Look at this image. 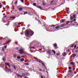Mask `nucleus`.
I'll return each mask as SVG.
<instances>
[{
    "label": "nucleus",
    "mask_w": 78,
    "mask_h": 78,
    "mask_svg": "<svg viewBox=\"0 0 78 78\" xmlns=\"http://www.w3.org/2000/svg\"><path fill=\"white\" fill-rule=\"evenodd\" d=\"M59 28V26L56 27H55L56 29H58V28Z\"/></svg>",
    "instance_id": "a878e982"
},
{
    "label": "nucleus",
    "mask_w": 78,
    "mask_h": 78,
    "mask_svg": "<svg viewBox=\"0 0 78 78\" xmlns=\"http://www.w3.org/2000/svg\"><path fill=\"white\" fill-rule=\"evenodd\" d=\"M17 23H18V22H16L14 23V25L15 26V27H16V25H18Z\"/></svg>",
    "instance_id": "1a4fd4ad"
},
{
    "label": "nucleus",
    "mask_w": 78,
    "mask_h": 78,
    "mask_svg": "<svg viewBox=\"0 0 78 78\" xmlns=\"http://www.w3.org/2000/svg\"><path fill=\"white\" fill-rule=\"evenodd\" d=\"M61 21H62V23H64V22H65L66 21V20H65V19L62 20Z\"/></svg>",
    "instance_id": "ddd939ff"
},
{
    "label": "nucleus",
    "mask_w": 78,
    "mask_h": 78,
    "mask_svg": "<svg viewBox=\"0 0 78 78\" xmlns=\"http://www.w3.org/2000/svg\"><path fill=\"white\" fill-rule=\"evenodd\" d=\"M2 5H0V8H2Z\"/></svg>",
    "instance_id": "3c124183"
},
{
    "label": "nucleus",
    "mask_w": 78,
    "mask_h": 78,
    "mask_svg": "<svg viewBox=\"0 0 78 78\" xmlns=\"http://www.w3.org/2000/svg\"><path fill=\"white\" fill-rule=\"evenodd\" d=\"M3 63H1L0 65V67H3Z\"/></svg>",
    "instance_id": "f8f14e48"
},
{
    "label": "nucleus",
    "mask_w": 78,
    "mask_h": 78,
    "mask_svg": "<svg viewBox=\"0 0 78 78\" xmlns=\"http://www.w3.org/2000/svg\"><path fill=\"white\" fill-rule=\"evenodd\" d=\"M20 24H21V23H18V25H20Z\"/></svg>",
    "instance_id": "4c0bfd02"
},
{
    "label": "nucleus",
    "mask_w": 78,
    "mask_h": 78,
    "mask_svg": "<svg viewBox=\"0 0 78 78\" xmlns=\"http://www.w3.org/2000/svg\"><path fill=\"white\" fill-rule=\"evenodd\" d=\"M15 43L16 44H17V43Z\"/></svg>",
    "instance_id": "680f3d73"
},
{
    "label": "nucleus",
    "mask_w": 78,
    "mask_h": 78,
    "mask_svg": "<svg viewBox=\"0 0 78 78\" xmlns=\"http://www.w3.org/2000/svg\"><path fill=\"white\" fill-rule=\"evenodd\" d=\"M36 51H33V52H35Z\"/></svg>",
    "instance_id": "13d9d810"
},
{
    "label": "nucleus",
    "mask_w": 78,
    "mask_h": 78,
    "mask_svg": "<svg viewBox=\"0 0 78 78\" xmlns=\"http://www.w3.org/2000/svg\"><path fill=\"white\" fill-rule=\"evenodd\" d=\"M13 57L14 58H16V57H17V55L16 54H14V55H13Z\"/></svg>",
    "instance_id": "f3484780"
},
{
    "label": "nucleus",
    "mask_w": 78,
    "mask_h": 78,
    "mask_svg": "<svg viewBox=\"0 0 78 78\" xmlns=\"http://www.w3.org/2000/svg\"><path fill=\"white\" fill-rule=\"evenodd\" d=\"M73 19V17H72V16H71V15L70 16V19L71 20H72Z\"/></svg>",
    "instance_id": "4468645a"
},
{
    "label": "nucleus",
    "mask_w": 78,
    "mask_h": 78,
    "mask_svg": "<svg viewBox=\"0 0 78 78\" xmlns=\"http://www.w3.org/2000/svg\"><path fill=\"white\" fill-rule=\"evenodd\" d=\"M51 26V27H55V25H52Z\"/></svg>",
    "instance_id": "8fccbe9b"
},
{
    "label": "nucleus",
    "mask_w": 78,
    "mask_h": 78,
    "mask_svg": "<svg viewBox=\"0 0 78 78\" xmlns=\"http://www.w3.org/2000/svg\"><path fill=\"white\" fill-rule=\"evenodd\" d=\"M73 57H75V56H76V54H73Z\"/></svg>",
    "instance_id": "b1692460"
},
{
    "label": "nucleus",
    "mask_w": 78,
    "mask_h": 78,
    "mask_svg": "<svg viewBox=\"0 0 78 78\" xmlns=\"http://www.w3.org/2000/svg\"><path fill=\"white\" fill-rule=\"evenodd\" d=\"M5 70L6 72H7V70L5 69Z\"/></svg>",
    "instance_id": "bf43d9fd"
},
{
    "label": "nucleus",
    "mask_w": 78,
    "mask_h": 78,
    "mask_svg": "<svg viewBox=\"0 0 78 78\" xmlns=\"http://www.w3.org/2000/svg\"><path fill=\"white\" fill-rule=\"evenodd\" d=\"M36 43V42L35 41H33V42L30 43V46H31L32 45H33L34 44Z\"/></svg>",
    "instance_id": "39448f33"
},
{
    "label": "nucleus",
    "mask_w": 78,
    "mask_h": 78,
    "mask_svg": "<svg viewBox=\"0 0 78 78\" xmlns=\"http://www.w3.org/2000/svg\"><path fill=\"white\" fill-rule=\"evenodd\" d=\"M25 78H28V77H26Z\"/></svg>",
    "instance_id": "774afa93"
},
{
    "label": "nucleus",
    "mask_w": 78,
    "mask_h": 78,
    "mask_svg": "<svg viewBox=\"0 0 78 78\" xmlns=\"http://www.w3.org/2000/svg\"><path fill=\"white\" fill-rule=\"evenodd\" d=\"M31 33V34L30 35L31 36H33L34 34V33H33V32L31 30H30V31H27L26 32H25V35L27 37V36H28L29 34H30L29 33Z\"/></svg>",
    "instance_id": "f03ea898"
},
{
    "label": "nucleus",
    "mask_w": 78,
    "mask_h": 78,
    "mask_svg": "<svg viewBox=\"0 0 78 78\" xmlns=\"http://www.w3.org/2000/svg\"><path fill=\"white\" fill-rule=\"evenodd\" d=\"M30 27V26H29V25H28L27 26V27Z\"/></svg>",
    "instance_id": "052dcab7"
},
{
    "label": "nucleus",
    "mask_w": 78,
    "mask_h": 78,
    "mask_svg": "<svg viewBox=\"0 0 78 78\" xmlns=\"http://www.w3.org/2000/svg\"><path fill=\"white\" fill-rule=\"evenodd\" d=\"M27 14V12H24V14Z\"/></svg>",
    "instance_id": "49530a36"
},
{
    "label": "nucleus",
    "mask_w": 78,
    "mask_h": 78,
    "mask_svg": "<svg viewBox=\"0 0 78 78\" xmlns=\"http://www.w3.org/2000/svg\"><path fill=\"white\" fill-rule=\"evenodd\" d=\"M2 60L5 62V57H3L2 58Z\"/></svg>",
    "instance_id": "c85d7f7f"
},
{
    "label": "nucleus",
    "mask_w": 78,
    "mask_h": 78,
    "mask_svg": "<svg viewBox=\"0 0 78 78\" xmlns=\"http://www.w3.org/2000/svg\"><path fill=\"white\" fill-rule=\"evenodd\" d=\"M59 54H57V56H59Z\"/></svg>",
    "instance_id": "6e6d98bb"
},
{
    "label": "nucleus",
    "mask_w": 78,
    "mask_h": 78,
    "mask_svg": "<svg viewBox=\"0 0 78 78\" xmlns=\"http://www.w3.org/2000/svg\"><path fill=\"white\" fill-rule=\"evenodd\" d=\"M21 34H23V32H21L20 33Z\"/></svg>",
    "instance_id": "79ce46f5"
},
{
    "label": "nucleus",
    "mask_w": 78,
    "mask_h": 78,
    "mask_svg": "<svg viewBox=\"0 0 78 78\" xmlns=\"http://www.w3.org/2000/svg\"><path fill=\"white\" fill-rule=\"evenodd\" d=\"M36 7L37 8H39L40 9H42V7L41 6H39V5H37L36 6Z\"/></svg>",
    "instance_id": "423d86ee"
},
{
    "label": "nucleus",
    "mask_w": 78,
    "mask_h": 78,
    "mask_svg": "<svg viewBox=\"0 0 78 78\" xmlns=\"http://www.w3.org/2000/svg\"><path fill=\"white\" fill-rule=\"evenodd\" d=\"M12 12V11H11V12Z\"/></svg>",
    "instance_id": "338daca9"
},
{
    "label": "nucleus",
    "mask_w": 78,
    "mask_h": 78,
    "mask_svg": "<svg viewBox=\"0 0 78 78\" xmlns=\"http://www.w3.org/2000/svg\"><path fill=\"white\" fill-rule=\"evenodd\" d=\"M20 77H22V75H21V76H20Z\"/></svg>",
    "instance_id": "4d7b16f0"
},
{
    "label": "nucleus",
    "mask_w": 78,
    "mask_h": 78,
    "mask_svg": "<svg viewBox=\"0 0 78 78\" xmlns=\"http://www.w3.org/2000/svg\"><path fill=\"white\" fill-rule=\"evenodd\" d=\"M19 48L17 47L16 48V49L18 50V49H19Z\"/></svg>",
    "instance_id": "ea45409f"
},
{
    "label": "nucleus",
    "mask_w": 78,
    "mask_h": 78,
    "mask_svg": "<svg viewBox=\"0 0 78 78\" xmlns=\"http://www.w3.org/2000/svg\"><path fill=\"white\" fill-rule=\"evenodd\" d=\"M16 75L18 76H20V75H19V74H16Z\"/></svg>",
    "instance_id": "7c9ffc66"
},
{
    "label": "nucleus",
    "mask_w": 78,
    "mask_h": 78,
    "mask_svg": "<svg viewBox=\"0 0 78 78\" xmlns=\"http://www.w3.org/2000/svg\"><path fill=\"white\" fill-rule=\"evenodd\" d=\"M13 68L14 69H16V67H15V66H13Z\"/></svg>",
    "instance_id": "f704fd0d"
},
{
    "label": "nucleus",
    "mask_w": 78,
    "mask_h": 78,
    "mask_svg": "<svg viewBox=\"0 0 78 78\" xmlns=\"http://www.w3.org/2000/svg\"><path fill=\"white\" fill-rule=\"evenodd\" d=\"M74 21L75 22V21H76V19H74V20H73V21H70V23H72L73 22H74Z\"/></svg>",
    "instance_id": "dca6fc26"
},
{
    "label": "nucleus",
    "mask_w": 78,
    "mask_h": 78,
    "mask_svg": "<svg viewBox=\"0 0 78 78\" xmlns=\"http://www.w3.org/2000/svg\"><path fill=\"white\" fill-rule=\"evenodd\" d=\"M5 64H6V65H7V66H8L9 67H10V66L9 65V64L7 63H5Z\"/></svg>",
    "instance_id": "9d476101"
},
{
    "label": "nucleus",
    "mask_w": 78,
    "mask_h": 78,
    "mask_svg": "<svg viewBox=\"0 0 78 78\" xmlns=\"http://www.w3.org/2000/svg\"><path fill=\"white\" fill-rule=\"evenodd\" d=\"M75 52L77 53H78V51H75Z\"/></svg>",
    "instance_id": "473e14b6"
},
{
    "label": "nucleus",
    "mask_w": 78,
    "mask_h": 78,
    "mask_svg": "<svg viewBox=\"0 0 78 78\" xmlns=\"http://www.w3.org/2000/svg\"><path fill=\"white\" fill-rule=\"evenodd\" d=\"M76 45H75L74 46V48H76Z\"/></svg>",
    "instance_id": "864d4df0"
},
{
    "label": "nucleus",
    "mask_w": 78,
    "mask_h": 78,
    "mask_svg": "<svg viewBox=\"0 0 78 78\" xmlns=\"http://www.w3.org/2000/svg\"><path fill=\"white\" fill-rule=\"evenodd\" d=\"M53 2H54V1H51L50 3V4H51V3H52Z\"/></svg>",
    "instance_id": "37998d69"
},
{
    "label": "nucleus",
    "mask_w": 78,
    "mask_h": 78,
    "mask_svg": "<svg viewBox=\"0 0 78 78\" xmlns=\"http://www.w3.org/2000/svg\"><path fill=\"white\" fill-rule=\"evenodd\" d=\"M52 51L54 53L55 55V54H56V52L54 50H52Z\"/></svg>",
    "instance_id": "4be33fe9"
},
{
    "label": "nucleus",
    "mask_w": 78,
    "mask_h": 78,
    "mask_svg": "<svg viewBox=\"0 0 78 78\" xmlns=\"http://www.w3.org/2000/svg\"><path fill=\"white\" fill-rule=\"evenodd\" d=\"M24 59L23 58H22L20 60V61H24Z\"/></svg>",
    "instance_id": "412c9836"
},
{
    "label": "nucleus",
    "mask_w": 78,
    "mask_h": 78,
    "mask_svg": "<svg viewBox=\"0 0 78 78\" xmlns=\"http://www.w3.org/2000/svg\"><path fill=\"white\" fill-rule=\"evenodd\" d=\"M22 76H25V74L24 73H23L22 74Z\"/></svg>",
    "instance_id": "393cba45"
},
{
    "label": "nucleus",
    "mask_w": 78,
    "mask_h": 78,
    "mask_svg": "<svg viewBox=\"0 0 78 78\" xmlns=\"http://www.w3.org/2000/svg\"><path fill=\"white\" fill-rule=\"evenodd\" d=\"M70 64H71V65H73V64H74L73 62H71L70 63Z\"/></svg>",
    "instance_id": "bb28decb"
},
{
    "label": "nucleus",
    "mask_w": 78,
    "mask_h": 78,
    "mask_svg": "<svg viewBox=\"0 0 78 78\" xmlns=\"http://www.w3.org/2000/svg\"><path fill=\"white\" fill-rule=\"evenodd\" d=\"M17 58L19 59H20L21 58V57L19 56H18L17 57Z\"/></svg>",
    "instance_id": "6ab92c4d"
},
{
    "label": "nucleus",
    "mask_w": 78,
    "mask_h": 78,
    "mask_svg": "<svg viewBox=\"0 0 78 78\" xmlns=\"http://www.w3.org/2000/svg\"><path fill=\"white\" fill-rule=\"evenodd\" d=\"M23 50H24V49L21 48L18 51V52L21 55H22V54H26V53H27L26 52H25L24 51H23Z\"/></svg>",
    "instance_id": "7ed1b4c3"
},
{
    "label": "nucleus",
    "mask_w": 78,
    "mask_h": 78,
    "mask_svg": "<svg viewBox=\"0 0 78 78\" xmlns=\"http://www.w3.org/2000/svg\"><path fill=\"white\" fill-rule=\"evenodd\" d=\"M57 46V44H56L54 45V47L56 49L57 48H56Z\"/></svg>",
    "instance_id": "aec40b11"
},
{
    "label": "nucleus",
    "mask_w": 78,
    "mask_h": 78,
    "mask_svg": "<svg viewBox=\"0 0 78 78\" xmlns=\"http://www.w3.org/2000/svg\"><path fill=\"white\" fill-rule=\"evenodd\" d=\"M6 17V16H4V17Z\"/></svg>",
    "instance_id": "0e129e2a"
},
{
    "label": "nucleus",
    "mask_w": 78,
    "mask_h": 78,
    "mask_svg": "<svg viewBox=\"0 0 78 78\" xmlns=\"http://www.w3.org/2000/svg\"><path fill=\"white\" fill-rule=\"evenodd\" d=\"M42 72H45V70H43L42 71Z\"/></svg>",
    "instance_id": "5fc2aeb1"
},
{
    "label": "nucleus",
    "mask_w": 78,
    "mask_h": 78,
    "mask_svg": "<svg viewBox=\"0 0 78 78\" xmlns=\"http://www.w3.org/2000/svg\"><path fill=\"white\" fill-rule=\"evenodd\" d=\"M35 47H34L30 46L29 48L31 49L33 48V49H35V48H38L39 47H40L41 46V44L40 43H37V44H35L34 45Z\"/></svg>",
    "instance_id": "f257e3e1"
},
{
    "label": "nucleus",
    "mask_w": 78,
    "mask_h": 78,
    "mask_svg": "<svg viewBox=\"0 0 78 78\" xmlns=\"http://www.w3.org/2000/svg\"><path fill=\"white\" fill-rule=\"evenodd\" d=\"M22 10H23V9L22 7H20L19 9V11H21Z\"/></svg>",
    "instance_id": "6e6552de"
},
{
    "label": "nucleus",
    "mask_w": 78,
    "mask_h": 78,
    "mask_svg": "<svg viewBox=\"0 0 78 78\" xmlns=\"http://www.w3.org/2000/svg\"><path fill=\"white\" fill-rule=\"evenodd\" d=\"M74 47V45H72L71 46V48H72V47Z\"/></svg>",
    "instance_id": "58836bf2"
},
{
    "label": "nucleus",
    "mask_w": 78,
    "mask_h": 78,
    "mask_svg": "<svg viewBox=\"0 0 78 78\" xmlns=\"http://www.w3.org/2000/svg\"><path fill=\"white\" fill-rule=\"evenodd\" d=\"M23 0H21V2H22V3H23Z\"/></svg>",
    "instance_id": "de8ad7c7"
},
{
    "label": "nucleus",
    "mask_w": 78,
    "mask_h": 78,
    "mask_svg": "<svg viewBox=\"0 0 78 78\" xmlns=\"http://www.w3.org/2000/svg\"><path fill=\"white\" fill-rule=\"evenodd\" d=\"M9 41H8V43H9Z\"/></svg>",
    "instance_id": "69168bd1"
},
{
    "label": "nucleus",
    "mask_w": 78,
    "mask_h": 78,
    "mask_svg": "<svg viewBox=\"0 0 78 78\" xmlns=\"http://www.w3.org/2000/svg\"><path fill=\"white\" fill-rule=\"evenodd\" d=\"M69 73H71L72 72V70H69Z\"/></svg>",
    "instance_id": "72a5a7b5"
},
{
    "label": "nucleus",
    "mask_w": 78,
    "mask_h": 78,
    "mask_svg": "<svg viewBox=\"0 0 78 78\" xmlns=\"http://www.w3.org/2000/svg\"><path fill=\"white\" fill-rule=\"evenodd\" d=\"M73 16V18H75V17L76 15H74Z\"/></svg>",
    "instance_id": "2f4dec72"
},
{
    "label": "nucleus",
    "mask_w": 78,
    "mask_h": 78,
    "mask_svg": "<svg viewBox=\"0 0 78 78\" xmlns=\"http://www.w3.org/2000/svg\"><path fill=\"white\" fill-rule=\"evenodd\" d=\"M15 3V4H17V1H16Z\"/></svg>",
    "instance_id": "e433bc0d"
},
{
    "label": "nucleus",
    "mask_w": 78,
    "mask_h": 78,
    "mask_svg": "<svg viewBox=\"0 0 78 78\" xmlns=\"http://www.w3.org/2000/svg\"><path fill=\"white\" fill-rule=\"evenodd\" d=\"M6 48H7V46H5V49H6Z\"/></svg>",
    "instance_id": "c9c22d12"
},
{
    "label": "nucleus",
    "mask_w": 78,
    "mask_h": 78,
    "mask_svg": "<svg viewBox=\"0 0 78 78\" xmlns=\"http://www.w3.org/2000/svg\"><path fill=\"white\" fill-rule=\"evenodd\" d=\"M24 64L25 65H26V66H28V65H29V63H24Z\"/></svg>",
    "instance_id": "2eb2a0df"
},
{
    "label": "nucleus",
    "mask_w": 78,
    "mask_h": 78,
    "mask_svg": "<svg viewBox=\"0 0 78 78\" xmlns=\"http://www.w3.org/2000/svg\"><path fill=\"white\" fill-rule=\"evenodd\" d=\"M67 23H70V21H68L66 22Z\"/></svg>",
    "instance_id": "a18cd8bd"
},
{
    "label": "nucleus",
    "mask_w": 78,
    "mask_h": 78,
    "mask_svg": "<svg viewBox=\"0 0 78 78\" xmlns=\"http://www.w3.org/2000/svg\"><path fill=\"white\" fill-rule=\"evenodd\" d=\"M2 50L3 51H4V48H2Z\"/></svg>",
    "instance_id": "09e8293b"
},
{
    "label": "nucleus",
    "mask_w": 78,
    "mask_h": 78,
    "mask_svg": "<svg viewBox=\"0 0 78 78\" xmlns=\"http://www.w3.org/2000/svg\"><path fill=\"white\" fill-rule=\"evenodd\" d=\"M68 69H69V70H70V69H72V67H69Z\"/></svg>",
    "instance_id": "cd10ccee"
},
{
    "label": "nucleus",
    "mask_w": 78,
    "mask_h": 78,
    "mask_svg": "<svg viewBox=\"0 0 78 78\" xmlns=\"http://www.w3.org/2000/svg\"><path fill=\"white\" fill-rule=\"evenodd\" d=\"M43 5L44 6L45 5V4H44V3H43Z\"/></svg>",
    "instance_id": "c03bdc74"
},
{
    "label": "nucleus",
    "mask_w": 78,
    "mask_h": 78,
    "mask_svg": "<svg viewBox=\"0 0 78 78\" xmlns=\"http://www.w3.org/2000/svg\"><path fill=\"white\" fill-rule=\"evenodd\" d=\"M48 54L49 55H50L51 52L50 51H48Z\"/></svg>",
    "instance_id": "a211bd4d"
},
{
    "label": "nucleus",
    "mask_w": 78,
    "mask_h": 78,
    "mask_svg": "<svg viewBox=\"0 0 78 78\" xmlns=\"http://www.w3.org/2000/svg\"><path fill=\"white\" fill-rule=\"evenodd\" d=\"M33 5L35 6H36V3H34Z\"/></svg>",
    "instance_id": "5701e85b"
},
{
    "label": "nucleus",
    "mask_w": 78,
    "mask_h": 78,
    "mask_svg": "<svg viewBox=\"0 0 78 78\" xmlns=\"http://www.w3.org/2000/svg\"><path fill=\"white\" fill-rule=\"evenodd\" d=\"M34 59H35L36 61H37L38 62H39L40 63H41L44 66H45V64L42 63V61L37 58H35Z\"/></svg>",
    "instance_id": "20e7f679"
},
{
    "label": "nucleus",
    "mask_w": 78,
    "mask_h": 78,
    "mask_svg": "<svg viewBox=\"0 0 78 78\" xmlns=\"http://www.w3.org/2000/svg\"><path fill=\"white\" fill-rule=\"evenodd\" d=\"M16 18V17L15 16H14L13 17V19H15Z\"/></svg>",
    "instance_id": "603ef678"
},
{
    "label": "nucleus",
    "mask_w": 78,
    "mask_h": 78,
    "mask_svg": "<svg viewBox=\"0 0 78 78\" xmlns=\"http://www.w3.org/2000/svg\"><path fill=\"white\" fill-rule=\"evenodd\" d=\"M39 71H40V72H42V69H39Z\"/></svg>",
    "instance_id": "a19ab883"
},
{
    "label": "nucleus",
    "mask_w": 78,
    "mask_h": 78,
    "mask_svg": "<svg viewBox=\"0 0 78 78\" xmlns=\"http://www.w3.org/2000/svg\"><path fill=\"white\" fill-rule=\"evenodd\" d=\"M41 78H43V77L42 76H41Z\"/></svg>",
    "instance_id": "e2e57ef3"
},
{
    "label": "nucleus",
    "mask_w": 78,
    "mask_h": 78,
    "mask_svg": "<svg viewBox=\"0 0 78 78\" xmlns=\"http://www.w3.org/2000/svg\"><path fill=\"white\" fill-rule=\"evenodd\" d=\"M61 27H63L64 26H66V24H65L64 23L61 25Z\"/></svg>",
    "instance_id": "9b49d317"
},
{
    "label": "nucleus",
    "mask_w": 78,
    "mask_h": 78,
    "mask_svg": "<svg viewBox=\"0 0 78 78\" xmlns=\"http://www.w3.org/2000/svg\"><path fill=\"white\" fill-rule=\"evenodd\" d=\"M11 70L10 69H9L8 70V72H9V71H10V72H11Z\"/></svg>",
    "instance_id": "c756f323"
},
{
    "label": "nucleus",
    "mask_w": 78,
    "mask_h": 78,
    "mask_svg": "<svg viewBox=\"0 0 78 78\" xmlns=\"http://www.w3.org/2000/svg\"><path fill=\"white\" fill-rule=\"evenodd\" d=\"M63 56H66V52H64L62 54Z\"/></svg>",
    "instance_id": "0eeeda50"
}]
</instances>
